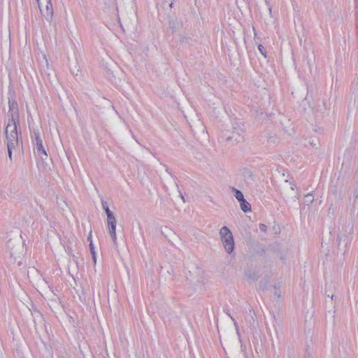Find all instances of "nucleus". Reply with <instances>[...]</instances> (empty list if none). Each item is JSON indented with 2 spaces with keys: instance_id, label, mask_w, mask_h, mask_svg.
I'll list each match as a JSON object with an SVG mask.
<instances>
[{
  "instance_id": "f257e3e1",
  "label": "nucleus",
  "mask_w": 358,
  "mask_h": 358,
  "mask_svg": "<svg viewBox=\"0 0 358 358\" xmlns=\"http://www.w3.org/2000/svg\"><path fill=\"white\" fill-rule=\"evenodd\" d=\"M8 103V123L5 129V135L7 140L8 154L11 160L13 152H15L20 150L22 144V137L18 105L14 100H9Z\"/></svg>"
},
{
  "instance_id": "f03ea898",
  "label": "nucleus",
  "mask_w": 358,
  "mask_h": 358,
  "mask_svg": "<svg viewBox=\"0 0 358 358\" xmlns=\"http://www.w3.org/2000/svg\"><path fill=\"white\" fill-rule=\"evenodd\" d=\"M220 338L228 358H247L236 329L222 330Z\"/></svg>"
},
{
  "instance_id": "7ed1b4c3",
  "label": "nucleus",
  "mask_w": 358,
  "mask_h": 358,
  "mask_svg": "<svg viewBox=\"0 0 358 358\" xmlns=\"http://www.w3.org/2000/svg\"><path fill=\"white\" fill-rule=\"evenodd\" d=\"M7 248L13 262H17V265L20 266L24 257L26 248L22 236L19 233L14 234L8 239Z\"/></svg>"
},
{
  "instance_id": "20e7f679",
  "label": "nucleus",
  "mask_w": 358,
  "mask_h": 358,
  "mask_svg": "<svg viewBox=\"0 0 358 358\" xmlns=\"http://www.w3.org/2000/svg\"><path fill=\"white\" fill-rule=\"evenodd\" d=\"M186 280L189 288L194 293H201L206 290L207 286L205 280L204 273L199 268H194L186 275Z\"/></svg>"
},
{
  "instance_id": "39448f33",
  "label": "nucleus",
  "mask_w": 358,
  "mask_h": 358,
  "mask_svg": "<svg viewBox=\"0 0 358 358\" xmlns=\"http://www.w3.org/2000/svg\"><path fill=\"white\" fill-rule=\"evenodd\" d=\"M354 231V223L352 221L345 222L339 227L338 234V249L344 255L350 242V236Z\"/></svg>"
},
{
  "instance_id": "423d86ee",
  "label": "nucleus",
  "mask_w": 358,
  "mask_h": 358,
  "mask_svg": "<svg viewBox=\"0 0 358 358\" xmlns=\"http://www.w3.org/2000/svg\"><path fill=\"white\" fill-rule=\"evenodd\" d=\"M220 236L226 252L230 255H234V236L227 227H222L220 229Z\"/></svg>"
},
{
  "instance_id": "0eeeda50",
  "label": "nucleus",
  "mask_w": 358,
  "mask_h": 358,
  "mask_svg": "<svg viewBox=\"0 0 358 358\" xmlns=\"http://www.w3.org/2000/svg\"><path fill=\"white\" fill-rule=\"evenodd\" d=\"M34 285L41 294L45 299L55 297V294L50 289V286L45 280L38 273H37L36 278L34 280Z\"/></svg>"
},
{
  "instance_id": "6e6552de",
  "label": "nucleus",
  "mask_w": 358,
  "mask_h": 358,
  "mask_svg": "<svg viewBox=\"0 0 358 358\" xmlns=\"http://www.w3.org/2000/svg\"><path fill=\"white\" fill-rule=\"evenodd\" d=\"M42 15L49 20L52 18L53 9L50 0H36Z\"/></svg>"
},
{
  "instance_id": "1a4fd4ad",
  "label": "nucleus",
  "mask_w": 358,
  "mask_h": 358,
  "mask_svg": "<svg viewBox=\"0 0 358 358\" xmlns=\"http://www.w3.org/2000/svg\"><path fill=\"white\" fill-rule=\"evenodd\" d=\"M49 300V306L52 310L57 314L58 317H62L64 313V310L62 304L58 301L57 296L55 294V297L47 298Z\"/></svg>"
},
{
  "instance_id": "9d476101",
  "label": "nucleus",
  "mask_w": 358,
  "mask_h": 358,
  "mask_svg": "<svg viewBox=\"0 0 358 358\" xmlns=\"http://www.w3.org/2000/svg\"><path fill=\"white\" fill-rule=\"evenodd\" d=\"M161 232L162 235L172 244H178L180 242V237L171 228L165 226L162 227Z\"/></svg>"
},
{
  "instance_id": "9b49d317",
  "label": "nucleus",
  "mask_w": 358,
  "mask_h": 358,
  "mask_svg": "<svg viewBox=\"0 0 358 358\" xmlns=\"http://www.w3.org/2000/svg\"><path fill=\"white\" fill-rule=\"evenodd\" d=\"M116 223H117L116 221L108 223L110 236L113 241L114 245H117Z\"/></svg>"
},
{
  "instance_id": "f8f14e48",
  "label": "nucleus",
  "mask_w": 358,
  "mask_h": 358,
  "mask_svg": "<svg viewBox=\"0 0 358 358\" xmlns=\"http://www.w3.org/2000/svg\"><path fill=\"white\" fill-rule=\"evenodd\" d=\"M36 149L38 152H42L45 157H47V153L43 148L42 139L40 138L38 134H36Z\"/></svg>"
},
{
  "instance_id": "ddd939ff",
  "label": "nucleus",
  "mask_w": 358,
  "mask_h": 358,
  "mask_svg": "<svg viewBox=\"0 0 358 358\" xmlns=\"http://www.w3.org/2000/svg\"><path fill=\"white\" fill-rule=\"evenodd\" d=\"M103 204V209L105 210L106 211V213L107 215V222L108 223H110V222H115L116 221V219L114 216V215L113 214V213L110 210L108 206H107V203L106 202H103L102 203Z\"/></svg>"
},
{
  "instance_id": "4468645a",
  "label": "nucleus",
  "mask_w": 358,
  "mask_h": 358,
  "mask_svg": "<svg viewBox=\"0 0 358 358\" xmlns=\"http://www.w3.org/2000/svg\"><path fill=\"white\" fill-rule=\"evenodd\" d=\"M351 216L358 215V199L353 198L352 206L350 209Z\"/></svg>"
},
{
  "instance_id": "2eb2a0df",
  "label": "nucleus",
  "mask_w": 358,
  "mask_h": 358,
  "mask_svg": "<svg viewBox=\"0 0 358 358\" xmlns=\"http://www.w3.org/2000/svg\"><path fill=\"white\" fill-rule=\"evenodd\" d=\"M59 318L62 321V322L66 326L74 325V320L70 315H65L64 313H63V316L59 317Z\"/></svg>"
},
{
  "instance_id": "dca6fc26",
  "label": "nucleus",
  "mask_w": 358,
  "mask_h": 358,
  "mask_svg": "<svg viewBox=\"0 0 358 358\" xmlns=\"http://www.w3.org/2000/svg\"><path fill=\"white\" fill-rule=\"evenodd\" d=\"M240 202L241 208L244 213L251 211V205L245 199Z\"/></svg>"
},
{
  "instance_id": "f3484780",
  "label": "nucleus",
  "mask_w": 358,
  "mask_h": 358,
  "mask_svg": "<svg viewBox=\"0 0 358 358\" xmlns=\"http://www.w3.org/2000/svg\"><path fill=\"white\" fill-rule=\"evenodd\" d=\"M244 130L242 128L237 129L236 127L234 128L233 136L229 137V138H234L235 141H238L241 136V133H243Z\"/></svg>"
},
{
  "instance_id": "a211bd4d",
  "label": "nucleus",
  "mask_w": 358,
  "mask_h": 358,
  "mask_svg": "<svg viewBox=\"0 0 358 358\" xmlns=\"http://www.w3.org/2000/svg\"><path fill=\"white\" fill-rule=\"evenodd\" d=\"M232 189L233 192H234V196L238 201H241L244 199L243 194L240 190L236 189L235 188H233Z\"/></svg>"
},
{
  "instance_id": "6ab92c4d",
  "label": "nucleus",
  "mask_w": 358,
  "mask_h": 358,
  "mask_svg": "<svg viewBox=\"0 0 358 358\" xmlns=\"http://www.w3.org/2000/svg\"><path fill=\"white\" fill-rule=\"evenodd\" d=\"M314 201V197L311 194H308L305 196L304 202L306 205L309 206Z\"/></svg>"
},
{
  "instance_id": "aec40b11",
  "label": "nucleus",
  "mask_w": 358,
  "mask_h": 358,
  "mask_svg": "<svg viewBox=\"0 0 358 358\" xmlns=\"http://www.w3.org/2000/svg\"><path fill=\"white\" fill-rule=\"evenodd\" d=\"M274 287V289H275V292H274V295L278 298V299H280V283H275L273 286Z\"/></svg>"
},
{
  "instance_id": "412c9836",
  "label": "nucleus",
  "mask_w": 358,
  "mask_h": 358,
  "mask_svg": "<svg viewBox=\"0 0 358 358\" xmlns=\"http://www.w3.org/2000/svg\"><path fill=\"white\" fill-rule=\"evenodd\" d=\"M90 252H91L92 255L93 261H94V264H96V253H95V251H94V248L93 244H92V242L90 244Z\"/></svg>"
},
{
  "instance_id": "4be33fe9",
  "label": "nucleus",
  "mask_w": 358,
  "mask_h": 358,
  "mask_svg": "<svg viewBox=\"0 0 358 358\" xmlns=\"http://www.w3.org/2000/svg\"><path fill=\"white\" fill-rule=\"evenodd\" d=\"M287 187H289V189L292 190V191H294L295 189V187H296V185L294 184V183H292L291 182H289L288 180H285V188H287Z\"/></svg>"
},
{
  "instance_id": "5701e85b",
  "label": "nucleus",
  "mask_w": 358,
  "mask_h": 358,
  "mask_svg": "<svg viewBox=\"0 0 358 358\" xmlns=\"http://www.w3.org/2000/svg\"><path fill=\"white\" fill-rule=\"evenodd\" d=\"M308 143L310 145L315 148H318L320 147V141L317 139H313L312 141L309 140Z\"/></svg>"
},
{
  "instance_id": "b1692460",
  "label": "nucleus",
  "mask_w": 358,
  "mask_h": 358,
  "mask_svg": "<svg viewBox=\"0 0 358 358\" xmlns=\"http://www.w3.org/2000/svg\"><path fill=\"white\" fill-rule=\"evenodd\" d=\"M258 50L262 53V55H263L264 57H266V52H265L264 48L262 45L259 44L258 45Z\"/></svg>"
},
{
  "instance_id": "393cba45",
  "label": "nucleus",
  "mask_w": 358,
  "mask_h": 358,
  "mask_svg": "<svg viewBox=\"0 0 358 358\" xmlns=\"http://www.w3.org/2000/svg\"><path fill=\"white\" fill-rule=\"evenodd\" d=\"M31 314L34 317H42L41 313L36 310H34L33 312H31Z\"/></svg>"
},
{
  "instance_id": "a878e982",
  "label": "nucleus",
  "mask_w": 358,
  "mask_h": 358,
  "mask_svg": "<svg viewBox=\"0 0 358 358\" xmlns=\"http://www.w3.org/2000/svg\"><path fill=\"white\" fill-rule=\"evenodd\" d=\"M259 227V229L262 231H263V232H266V231L267 227H266V226L264 224H260Z\"/></svg>"
},
{
  "instance_id": "bb28decb",
  "label": "nucleus",
  "mask_w": 358,
  "mask_h": 358,
  "mask_svg": "<svg viewBox=\"0 0 358 358\" xmlns=\"http://www.w3.org/2000/svg\"><path fill=\"white\" fill-rule=\"evenodd\" d=\"M353 198L358 199V186L357 185L353 192Z\"/></svg>"
},
{
  "instance_id": "cd10ccee",
  "label": "nucleus",
  "mask_w": 358,
  "mask_h": 358,
  "mask_svg": "<svg viewBox=\"0 0 358 358\" xmlns=\"http://www.w3.org/2000/svg\"><path fill=\"white\" fill-rule=\"evenodd\" d=\"M252 30H253V31H254V35H255V36H257V33H256L255 28L254 27H252Z\"/></svg>"
},
{
  "instance_id": "c85d7f7f",
  "label": "nucleus",
  "mask_w": 358,
  "mask_h": 358,
  "mask_svg": "<svg viewBox=\"0 0 358 358\" xmlns=\"http://www.w3.org/2000/svg\"><path fill=\"white\" fill-rule=\"evenodd\" d=\"M268 11H269L270 15L271 16L272 15V10H271V7L268 8Z\"/></svg>"
},
{
  "instance_id": "c756f323",
  "label": "nucleus",
  "mask_w": 358,
  "mask_h": 358,
  "mask_svg": "<svg viewBox=\"0 0 358 358\" xmlns=\"http://www.w3.org/2000/svg\"><path fill=\"white\" fill-rule=\"evenodd\" d=\"M299 196V194H297V195H296V196H295V197H296V198H298Z\"/></svg>"
}]
</instances>
